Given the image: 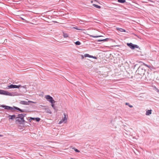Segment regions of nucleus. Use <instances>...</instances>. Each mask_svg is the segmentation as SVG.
<instances>
[{
	"instance_id": "1",
	"label": "nucleus",
	"mask_w": 159,
	"mask_h": 159,
	"mask_svg": "<svg viewBox=\"0 0 159 159\" xmlns=\"http://www.w3.org/2000/svg\"><path fill=\"white\" fill-rule=\"evenodd\" d=\"M145 72V70L143 68H141L140 69V75L142 76V77H141V79H142L143 77L146 78L145 75H144Z\"/></svg>"
},
{
	"instance_id": "2",
	"label": "nucleus",
	"mask_w": 159,
	"mask_h": 159,
	"mask_svg": "<svg viewBox=\"0 0 159 159\" xmlns=\"http://www.w3.org/2000/svg\"><path fill=\"white\" fill-rule=\"evenodd\" d=\"M20 103L22 105H29L30 103H35V102L30 101H21L20 102Z\"/></svg>"
},
{
	"instance_id": "3",
	"label": "nucleus",
	"mask_w": 159,
	"mask_h": 159,
	"mask_svg": "<svg viewBox=\"0 0 159 159\" xmlns=\"http://www.w3.org/2000/svg\"><path fill=\"white\" fill-rule=\"evenodd\" d=\"M45 98L51 103H52V102L55 101L53 98L49 95H47L45 96Z\"/></svg>"
},
{
	"instance_id": "4",
	"label": "nucleus",
	"mask_w": 159,
	"mask_h": 159,
	"mask_svg": "<svg viewBox=\"0 0 159 159\" xmlns=\"http://www.w3.org/2000/svg\"><path fill=\"white\" fill-rule=\"evenodd\" d=\"M127 45L130 48L132 49H134L135 48H139L138 45L133 44L132 43H127Z\"/></svg>"
},
{
	"instance_id": "5",
	"label": "nucleus",
	"mask_w": 159,
	"mask_h": 159,
	"mask_svg": "<svg viewBox=\"0 0 159 159\" xmlns=\"http://www.w3.org/2000/svg\"><path fill=\"white\" fill-rule=\"evenodd\" d=\"M1 107H2L4 108L5 109L7 110H13L14 109L13 107L1 105Z\"/></svg>"
},
{
	"instance_id": "6",
	"label": "nucleus",
	"mask_w": 159,
	"mask_h": 159,
	"mask_svg": "<svg viewBox=\"0 0 159 159\" xmlns=\"http://www.w3.org/2000/svg\"><path fill=\"white\" fill-rule=\"evenodd\" d=\"M10 93H9L8 92H7V91L0 89V94H4V95H9Z\"/></svg>"
},
{
	"instance_id": "7",
	"label": "nucleus",
	"mask_w": 159,
	"mask_h": 159,
	"mask_svg": "<svg viewBox=\"0 0 159 159\" xmlns=\"http://www.w3.org/2000/svg\"><path fill=\"white\" fill-rule=\"evenodd\" d=\"M26 115V114H19L18 115V117H16V119L20 118V119H23V118H24V117Z\"/></svg>"
},
{
	"instance_id": "8",
	"label": "nucleus",
	"mask_w": 159,
	"mask_h": 159,
	"mask_svg": "<svg viewBox=\"0 0 159 159\" xmlns=\"http://www.w3.org/2000/svg\"><path fill=\"white\" fill-rule=\"evenodd\" d=\"M45 111V112L51 114L52 113V112L51 111V110L48 108H44L43 109Z\"/></svg>"
},
{
	"instance_id": "9",
	"label": "nucleus",
	"mask_w": 159,
	"mask_h": 159,
	"mask_svg": "<svg viewBox=\"0 0 159 159\" xmlns=\"http://www.w3.org/2000/svg\"><path fill=\"white\" fill-rule=\"evenodd\" d=\"M8 115V117H9V120H12L15 119V118L16 117V115Z\"/></svg>"
},
{
	"instance_id": "10",
	"label": "nucleus",
	"mask_w": 159,
	"mask_h": 159,
	"mask_svg": "<svg viewBox=\"0 0 159 159\" xmlns=\"http://www.w3.org/2000/svg\"><path fill=\"white\" fill-rule=\"evenodd\" d=\"M64 117L62 119L63 120V121H64L65 123H66L67 122V119L68 117H66V115L65 113L64 114Z\"/></svg>"
},
{
	"instance_id": "11",
	"label": "nucleus",
	"mask_w": 159,
	"mask_h": 159,
	"mask_svg": "<svg viewBox=\"0 0 159 159\" xmlns=\"http://www.w3.org/2000/svg\"><path fill=\"white\" fill-rule=\"evenodd\" d=\"M152 110H149L146 111V115L147 116L149 115L152 114Z\"/></svg>"
},
{
	"instance_id": "12",
	"label": "nucleus",
	"mask_w": 159,
	"mask_h": 159,
	"mask_svg": "<svg viewBox=\"0 0 159 159\" xmlns=\"http://www.w3.org/2000/svg\"><path fill=\"white\" fill-rule=\"evenodd\" d=\"M63 36L64 38H67L69 37L68 34L64 32H63Z\"/></svg>"
},
{
	"instance_id": "13",
	"label": "nucleus",
	"mask_w": 159,
	"mask_h": 159,
	"mask_svg": "<svg viewBox=\"0 0 159 159\" xmlns=\"http://www.w3.org/2000/svg\"><path fill=\"white\" fill-rule=\"evenodd\" d=\"M145 54L144 53H143V54L141 55V56H143V57H140V59H143V60H145L146 59V57L145 56Z\"/></svg>"
},
{
	"instance_id": "14",
	"label": "nucleus",
	"mask_w": 159,
	"mask_h": 159,
	"mask_svg": "<svg viewBox=\"0 0 159 159\" xmlns=\"http://www.w3.org/2000/svg\"><path fill=\"white\" fill-rule=\"evenodd\" d=\"M15 86H16V85L11 84L9 86H8V87L9 88L12 89V88H15Z\"/></svg>"
},
{
	"instance_id": "15",
	"label": "nucleus",
	"mask_w": 159,
	"mask_h": 159,
	"mask_svg": "<svg viewBox=\"0 0 159 159\" xmlns=\"http://www.w3.org/2000/svg\"><path fill=\"white\" fill-rule=\"evenodd\" d=\"M117 30L121 32H125V30L122 28H117Z\"/></svg>"
},
{
	"instance_id": "16",
	"label": "nucleus",
	"mask_w": 159,
	"mask_h": 159,
	"mask_svg": "<svg viewBox=\"0 0 159 159\" xmlns=\"http://www.w3.org/2000/svg\"><path fill=\"white\" fill-rule=\"evenodd\" d=\"M14 109H16L17 110H19V111H20L21 112H24V110H21V109H20L19 108H18V107H15L14 108Z\"/></svg>"
},
{
	"instance_id": "17",
	"label": "nucleus",
	"mask_w": 159,
	"mask_h": 159,
	"mask_svg": "<svg viewBox=\"0 0 159 159\" xmlns=\"http://www.w3.org/2000/svg\"><path fill=\"white\" fill-rule=\"evenodd\" d=\"M55 101H54V102H52V103H51V106L53 108L54 110H56V107L55 106L54 103L55 102Z\"/></svg>"
},
{
	"instance_id": "18",
	"label": "nucleus",
	"mask_w": 159,
	"mask_h": 159,
	"mask_svg": "<svg viewBox=\"0 0 159 159\" xmlns=\"http://www.w3.org/2000/svg\"><path fill=\"white\" fill-rule=\"evenodd\" d=\"M74 29H76L77 30H81L82 31L84 30H85L83 29L78 28L77 27H74L73 28Z\"/></svg>"
},
{
	"instance_id": "19",
	"label": "nucleus",
	"mask_w": 159,
	"mask_h": 159,
	"mask_svg": "<svg viewBox=\"0 0 159 159\" xmlns=\"http://www.w3.org/2000/svg\"><path fill=\"white\" fill-rule=\"evenodd\" d=\"M84 56L85 57H93V56H91L89 55L88 54H85L84 55Z\"/></svg>"
},
{
	"instance_id": "20",
	"label": "nucleus",
	"mask_w": 159,
	"mask_h": 159,
	"mask_svg": "<svg viewBox=\"0 0 159 159\" xmlns=\"http://www.w3.org/2000/svg\"><path fill=\"white\" fill-rule=\"evenodd\" d=\"M93 5L94 7H95L97 8H101V7L99 6H98V5H96L95 4H93Z\"/></svg>"
},
{
	"instance_id": "21",
	"label": "nucleus",
	"mask_w": 159,
	"mask_h": 159,
	"mask_svg": "<svg viewBox=\"0 0 159 159\" xmlns=\"http://www.w3.org/2000/svg\"><path fill=\"white\" fill-rule=\"evenodd\" d=\"M118 2L121 3H123L125 2V0H118Z\"/></svg>"
},
{
	"instance_id": "22",
	"label": "nucleus",
	"mask_w": 159,
	"mask_h": 159,
	"mask_svg": "<svg viewBox=\"0 0 159 159\" xmlns=\"http://www.w3.org/2000/svg\"><path fill=\"white\" fill-rule=\"evenodd\" d=\"M89 36H90V37H93V38H98V37H100L102 36L101 35L95 36H94L92 35H89Z\"/></svg>"
},
{
	"instance_id": "23",
	"label": "nucleus",
	"mask_w": 159,
	"mask_h": 159,
	"mask_svg": "<svg viewBox=\"0 0 159 159\" xmlns=\"http://www.w3.org/2000/svg\"><path fill=\"white\" fill-rule=\"evenodd\" d=\"M72 149H74L76 152H80L79 150L75 148H73Z\"/></svg>"
},
{
	"instance_id": "24",
	"label": "nucleus",
	"mask_w": 159,
	"mask_h": 159,
	"mask_svg": "<svg viewBox=\"0 0 159 159\" xmlns=\"http://www.w3.org/2000/svg\"><path fill=\"white\" fill-rule=\"evenodd\" d=\"M125 105L129 106V107H130L132 108L133 107V106L131 105H130L129 103L126 102L125 103Z\"/></svg>"
},
{
	"instance_id": "25",
	"label": "nucleus",
	"mask_w": 159,
	"mask_h": 159,
	"mask_svg": "<svg viewBox=\"0 0 159 159\" xmlns=\"http://www.w3.org/2000/svg\"><path fill=\"white\" fill-rule=\"evenodd\" d=\"M75 43L76 45H80L81 44L80 42L79 41H76Z\"/></svg>"
},
{
	"instance_id": "26",
	"label": "nucleus",
	"mask_w": 159,
	"mask_h": 159,
	"mask_svg": "<svg viewBox=\"0 0 159 159\" xmlns=\"http://www.w3.org/2000/svg\"><path fill=\"white\" fill-rule=\"evenodd\" d=\"M20 118L16 119V122H17L20 123H21V122L20 119Z\"/></svg>"
},
{
	"instance_id": "27",
	"label": "nucleus",
	"mask_w": 159,
	"mask_h": 159,
	"mask_svg": "<svg viewBox=\"0 0 159 159\" xmlns=\"http://www.w3.org/2000/svg\"><path fill=\"white\" fill-rule=\"evenodd\" d=\"M35 118L30 117V119H29V120L30 122H31L32 120H35Z\"/></svg>"
},
{
	"instance_id": "28",
	"label": "nucleus",
	"mask_w": 159,
	"mask_h": 159,
	"mask_svg": "<svg viewBox=\"0 0 159 159\" xmlns=\"http://www.w3.org/2000/svg\"><path fill=\"white\" fill-rule=\"evenodd\" d=\"M35 120L37 122H39L40 120V119L39 117L35 118Z\"/></svg>"
},
{
	"instance_id": "29",
	"label": "nucleus",
	"mask_w": 159,
	"mask_h": 159,
	"mask_svg": "<svg viewBox=\"0 0 159 159\" xmlns=\"http://www.w3.org/2000/svg\"><path fill=\"white\" fill-rule=\"evenodd\" d=\"M21 87V85H16V86H15V88H19L20 87Z\"/></svg>"
},
{
	"instance_id": "30",
	"label": "nucleus",
	"mask_w": 159,
	"mask_h": 159,
	"mask_svg": "<svg viewBox=\"0 0 159 159\" xmlns=\"http://www.w3.org/2000/svg\"><path fill=\"white\" fill-rule=\"evenodd\" d=\"M63 122H64V121H63V120L62 119L59 122L58 124H61Z\"/></svg>"
},
{
	"instance_id": "31",
	"label": "nucleus",
	"mask_w": 159,
	"mask_h": 159,
	"mask_svg": "<svg viewBox=\"0 0 159 159\" xmlns=\"http://www.w3.org/2000/svg\"><path fill=\"white\" fill-rule=\"evenodd\" d=\"M20 121H21V122H25V120H24V118H23V119H21Z\"/></svg>"
},
{
	"instance_id": "32",
	"label": "nucleus",
	"mask_w": 159,
	"mask_h": 159,
	"mask_svg": "<svg viewBox=\"0 0 159 159\" xmlns=\"http://www.w3.org/2000/svg\"><path fill=\"white\" fill-rule=\"evenodd\" d=\"M155 89H156V91L159 93V90L157 89V88H156V87L155 88Z\"/></svg>"
},
{
	"instance_id": "33",
	"label": "nucleus",
	"mask_w": 159,
	"mask_h": 159,
	"mask_svg": "<svg viewBox=\"0 0 159 159\" xmlns=\"http://www.w3.org/2000/svg\"><path fill=\"white\" fill-rule=\"evenodd\" d=\"M140 65H142L144 63H143L141 61H140Z\"/></svg>"
},
{
	"instance_id": "34",
	"label": "nucleus",
	"mask_w": 159,
	"mask_h": 159,
	"mask_svg": "<svg viewBox=\"0 0 159 159\" xmlns=\"http://www.w3.org/2000/svg\"><path fill=\"white\" fill-rule=\"evenodd\" d=\"M108 39V38H106L105 39H103V41H107Z\"/></svg>"
},
{
	"instance_id": "35",
	"label": "nucleus",
	"mask_w": 159,
	"mask_h": 159,
	"mask_svg": "<svg viewBox=\"0 0 159 159\" xmlns=\"http://www.w3.org/2000/svg\"><path fill=\"white\" fill-rule=\"evenodd\" d=\"M98 42L103 41V39L98 40Z\"/></svg>"
},
{
	"instance_id": "36",
	"label": "nucleus",
	"mask_w": 159,
	"mask_h": 159,
	"mask_svg": "<svg viewBox=\"0 0 159 159\" xmlns=\"http://www.w3.org/2000/svg\"><path fill=\"white\" fill-rule=\"evenodd\" d=\"M22 87L25 89H26V86L25 85L22 86Z\"/></svg>"
},
{
	"instance_id": "37",
	"label": "nucleus",
	"mask_w": 159,
	"mask_h": 159,
	"mask_svg": "<svg viewBox=\"0 0 159 159\" xmlns=\"http://www.w3.org/2000/svg\"><path fill=\"white\" fill-rule=\"evenodd\" d=\"M90 58H94V59H96L97 58V57H93H93H91Z\"/></svg>"
},
{
	"instance_id": "38",
	"label": "nucleus",
	"mask_w": 159,
	"mask_h": 159,
	"mask_svg": "<svg viewBox=\"0 0 159 159\" xmlns=\"http://www.w3.org/2000/svg\"><path fill=\"white\" fill-rule=\"evenodd\" d=\"M140 1H141L142 2H146L145 1H143L142 0H139Z\"/></svg>"
},
{
	"instance_id": "39",
	"label": "nucleus",
	"mask_w": 159,
	"mask_h": 159,
	"mask_svg": "<svg viewBox=\"0 0 159 159\" xmlns=\"http://www.w3.org/2000/svg\"><path fill=\"white\" fill-rule=\"evenodd\" d=\"M82 59H83L84 58V57L83 55H81Z\"/></svg>"
},
{
	"instance_id": "40",
	"label": "nucleus",
	"mask_w": 159,
	"mask_h": 159,
	"mask_svg": "<svg viewBox=\"0 0 159 159\" xmlns=\"http://www.w3.org/2000/svg\"><path fill=\"white\" fill-rule=\"evenodd\" d=\"M3 136L2 135L0 134V137H2Z\"/></svg>"
},
{
	"instance_id": "41",
	"label": "nucleus",
	"mask_w": 159,
	"mask_h": 159,
	"mask_svg": "<svg viewBox=\"0 0 159 159\" xmlns=\"http://www.w3.org/2000/svg\"><path fill=\"white\" fill-rule=\"evenodd\" d=\"M91 2L92 3L93 2V1H91Z\"/></svg>"
},
{
	"instance_id": "42",
	"label": "nucleus",
	"mask_w": 159,
	"mask_h": 159,
	"mask_svg": "<svg viewBox=\"0 0 159 159\" xmlns=\"http://www.w3.org/2000/svg\"><path fill=\"white\" fill-rule=\"evenodd\" d=\"M22 20H24V19H23V18H22Z\"/></svg>"
}]
</instances>
